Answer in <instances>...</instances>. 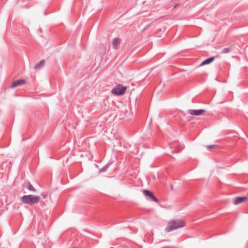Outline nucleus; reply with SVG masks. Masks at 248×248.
<instances>
[{"label":"nucleus","mask_w":248,"mask_h":248,"mask_svg":"<svg viewBox=\"0 0 248 248\" xmlns=\"http://www.w3.org/2000/svg\"><path fill=\"white\" fill-rule=\"evenodd\" d=\"M185 222L182 220L174 219L169 221L168 226L165 228L167 232H170L173 230L184 227Z\"/></svg>","instance_id":"1"},{"label":"nucleus","mask_w":248,"mask_h":248,"mask_svg":"<svg viewBox=\"0 0 248 248\" xmlns=\"http://www.w3.org/2000/svg\"><path fill=\"white\" fill-rule=\"evenodd\" d=\"M40 200V197L34 195H24L21 198V201L25 204L30 205L37 204Z\"/></svg>","instance_id":"2"},{"label":"nucleus","mask_w":248,"mask_h":248,"mask_svg":"<svg viewBox=\"0 0 248 248\" xmlns=\"http://www.w3.org/2000/svg\"><path fill=\"white\" fill-rule=\"evenodd\" d=\"M126 90V87L119 84L115 87L112 90L111 93L112 94L117 95H122L124 94Z\"/></svg>","instance_id":"3"},{"label":"nucleus","mask_w":248,"mask_h":248,"mask_svg":"<svg viewBox=\"0 0 248 248\" xmlns=\"http://www.w3.org/2000/svg\"><path fill=\"white\" fill-rule=\"evenodd\" d=\"M143 193L145 196L149 197L150 200L157 203L159 202L158 200L155 197V196L154 195L152 191L149 190L145 189L143 190Z\"/></svg>","instance_id":"4"},{"label":"nucleus","mask_w":248,"mask_h":248,"mask_svg":"<svg viewBox=\"0 0 248 248\" xmlns=\"http://www.w3.org/2000/svg\"><path fill=\"white\" fill-rule=\"evenodd\" d=\"M205 109H189L188 110V113L191 115L200 116L202 114L205 112Z\"/></svg>","instance_id":"5"},{"label":"nucleus","mask_w":248,"mask_h":248,"mask_svg":"<svg viewBox=\"0 0 248 248\" xmlns=\"http://www.w3.org/2000/svg\"><path fill=\"white\" fill-rule=\"evenodd\" d=\"M248 200V197H237L233 200V203L235 205L239 204L241 203L245 202Z\"/></svg>","instance_id":"6"},{"label":"nucleus","mask_w":248,"mask_h":248,"mask_svg":"<svg viewBox=\"0 0 248 248\" xmlns=\"http://www.w3.org/2000/svg\"><path fill=\"white\" fill-rule=\"evenodd\" d=\"M121 40L117 38L113 39L112 41V46L114 49H117L121 44Z\"/></svg>","instance_id":"7"},{"label":"nucleus","mask_w":248,"mask_h":248,"mask_svg":"<svg viewBox=\"0 0 248 248\" xmlns=\"http://www.w3.org/2000/svg\"><path fill=\"white\" fill-rule=\"evenodd\" d=\"M25 83V81L23 79L17 80L13 82L11 85V87L12 88H15L18 86L23 85Z\"/></svg>","instance_id":"8"},{"label":"nucleus","mask_w":248,"mask_h":248,"mask_svg":"<svg viewBox=\"0 0 248 248\" xmlns=\"http://www.w3.org/2000/svg\"><path fill=\"white\" fill-rule=\"evenodd\" d=\"M23 186L28 188L31 191H36V189L32 186V185L29 182H25L23 185Z\"/></svg>","instance_id":"9"},{"label":"nucleus","mask_w":248,"mask_h":248,"mask_svg":"<svg viewBox=\"0 0 248 248\" xmlns=\"http://www.w3.org/2000/svg\"><path fill=\"white\" fill-rule=\"evenodd\" d=\"M215 58V57H211L208 59H206L201 63V65H204L211 63L214 60Z\"/></svg>","instance_id":"10"},{"label":"nucleus","mask_w":248,"mask_h":248,"mask_svg":"<svg viewBox=\"0 0 248 248\" xmlns=\"http://www.w3.org/2000/svg\"><path fill=\"white\" fill-rule=\"evenodd\" d=\"M45 63V61L44 60H41L39 63L35 64L34 68L35 69L41 68L44 66Z\"/></svg>","instance_id":"11"},{"label":"nucleus","mask_w":248,"mask_h":248,"mask_svg":"<svg viewBox=\"0 0 248 248\" xmlns=\"http://www.w3.org/2000/svg\"><path fill=\"white\" fill-rule=\"evenodd\" d=\"M111 164V163H108L106 165H105L103 168H102L100 170H99V173H102L106 171L108 169V168L110 165Z\"/></svg>","instance_id":"12"},{"label":"nucleus","mask_w":248,"mask_h":248,"mask_svg":"<svg viewBox=\"0 0 248 248\" xmlns=\"http://www.w3.org/2000/svg\"><path fill=\"white\" fill-rule=\"evenodd\" d=\"M230 50L231 49L229 47H226V48H224L222 50V53H227L228 52H229L230 51Z\"/></svg>","instance_id":"13"},{"label":"nucleus","mask_w":248,"mask_h":248,"mask_svg":"<svg viewBox=\"0 0 248 248\" xmlns=\"http://www.w3.org/2000/svg\"><path fill=\"white\" fill-rule=\"evenodd\" d=\"M214 146H215V145H207V148H209V149H211V148H213Z\"/></svg>","instance_id":"14"}]
</instances>
